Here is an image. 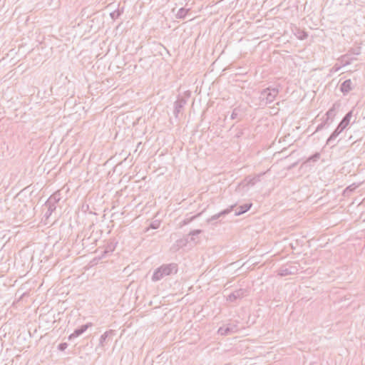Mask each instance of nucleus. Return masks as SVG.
Returning a JSON list of instances; mask_svg holds the SVG:
<instances>
[{"mask_svg":"<svg viewBox=\"0 0 365 365\" xmlns=\"http://www.w3.org/2000/svg\"><path fill=\"white\" fill-rule=\"evenodd\" d=\"M178 270L176 263L164 264L155 269L151 279L153 282H158L166 276L176 274Z\"/></svg>","mask_w":365,"mask_h":365,"instance_id":"nucleus-1","label":"nucleus"},{"mask_svg":"<svg viewBox=\"0 0 365 365\" xmlns=\"http://www.w3.org/2000/svg\"><path fill=\"white\" fill-rule=\"evenodd\" d=\"M279 93L277 88H267L262 90L259 95L261 104L267 105L272 103Z\"/></svg>","mask_w":365,"mask_h":365,"instance_id":"nucleus-2","label":"nucleus"},{"mask_svg":"<svg viewBox=\"0 0 365 365\" xmlns=\"http://www.w3.org/2000/svg\"><path fill=\"white\" fill-rule=\"evenodd\" d=\"M299 271L297 263H290L282 265L277 271L278 275L285 277L297 274Z\"/></svg>","mask_w":365,"mask_h":365,"instance_id":"nucleus-3","label":"nucleus"},{"mask_svg":"<svg viewBox=\"0 0 365 365\" xmlns=\"http://www.w3.org/2000/svg\"><path fill=\"white\" fill-rule=\"evenodd\" d=\"M239 329H240L237 322L229 323L226 325L220 327L217 330V333L222 336H227L237 332Z\"/></svg>","mask_w":365,"mask_h":365,"instance_id":"nucleus-4","label":"nucleus"},{"mask_svg":"<svg viewBox=\"0 0 365 365\" xmlns=\"http://www.w3.org/2000/svg\"><path fill=\"white\" fill-rule=\"evenodd\" d=\"M115 334L114 330L110 329L102 334L100 337L99 344L96 348V350L97 351L99 348L102 349V350H105L104 347L107 346L110 341H112L113 336Z\"/></svg>","mask_w":365,"mask_h":365,"instance_id":"nucleus-5","label":"nucleus"},{"mask_svg":"<svg viewBox=\"0 0 365 365\" xmlns=\"http://www.w3.org/2000/svg\"><path fill=\"white\" fill-rule=\"evenodd\" d=\"M186 104L187 99L182 96H178L177 100L174 102L173 115L175 118H179V115L182 112Z\"/></svg>","mask_w":365,"mask_h":365,"instance_id":"nucleus-6","label":"nucleus"},{"mask_svg":"<svg viewBox=\"0 0 365 365\" xmlns=\"http://www.w3.org/2000/svg\"><path fill=\"white\" fill-rule=\"evenodd\" d=\"M247 294L248 290L247 289H238L228 295L227 297V301L231 302H235L237 299H242L243 297H246Z\"/></svg>","mask_w":365,"mask_h":365,"instance_id":"nucleus-7","label":"nucleus"},{"mask_svg":"<svg viewBox=\"0 0 365 365\" xmlns=\"http://www.w3.org/2000/svg\"><path fill=\"white\" fill-rule=\"evenodd\" d=\"M92 326L91 323H87L81 325L80 327L76 329L74 331L68 336V340L71 341L76 337L83 334L90 327Z\"/></svg>","mask_w":365,"mask_h":365,"instance_id":"nucleus-8","label":"nucleus"},{"mask_svg":"<svg viewBox=\"0 0 365 365\" xmlns=\"http://www.w3.org/2000/svg\"><path fill=\"white\" fill-rule=\"evenodd\" d=\"M341 107V103L336 101L332 106L326 112L325 116H328V118L334 120L337 112Z\"/></svg>","mask_w":365,"mask_h":365,"instance_id":"nucleus-9","label":"nucleus"},{"mask_svg":"<svg viewBox=\"0 0 365 365\" xmlns=\"http://www.w3.org/2000/svg\"><path fill=\"white\" fill-rule=\"evenodd\" d=\"M261 175H256L255 177L247 176L245 178L241 183L239 184V187L242 186H253L257 182L260 180Z\"/></svg>","mask_w":365,"mask_h":365,"instance_id":"nucleus-10","label":"nucleus"},{"mask_svg":"<svg viewBox=\"0 0 365 365\" xmlns=\"http://www.w3.org/2000/svg\"><path fill=\"white\" fill-rule=\"evenodd\" d=\"M235 206V205H231L230 207L225 209L220 212L219 213L212 215L211 217L207 219V222L211 223L213 221L218 220L221 217H225V215H228L230 212L232 211Z\"/></svg>","mask_w":365,"mask_h":365,"instance_id":"nucleus-11","label":"nucleus"},{"mask_svg":"<svg viewBox=\"0 0 365 365\" xmlns=\"http://www.w3.org/2000/svg\"><path fill=\"white\" fill-rule=\"evenodd\" d=\"M344 129L342 128L339 125L335 128V130L331 133V134L329 135V137L327 138L326 144L327 145H331L332 143L336 140V138L339 135V134L344 130Z\"/></svg>","mask_w":365,"mask_h":365,"instance_id":"nucleus-12","label":"nucleus"},{"mask_svg":"<svg viewBox=\"0 0 365 365\" xmlns=\"http://www.w3.org/2000/svg\"><path fill=\"white\" fill-rule=\"evenodd\" d=\"M352 89H353V86H352V81L351 79L345 80L340 85V91L344 95L349 93Z\"/></svg>","mask_w":365,"mask_h":365,"instance_id":"nucleus-13","label":"nucleus"},{"mask_svg":"<svg viewBox=\"0 0 365 365\" xmlns=\"http://www.w3.org/2000/svg\"><path fill=\"white\" fill-rule=\"evenodd\" d=\"M353 112L354 110L351 109L349 110L341 119V120L338 124L339 126H341L342 128L345 129L349 124L351 118L353 116Z\"/></svg>","mask_w":365,"mask_h":365,"instance_id":"nucleus-14","label":"nucleus"},{"mask_svg":"<svg viewBox=\"0 0 365 365\" xmlns=\"http://www.w3.org/2000/svg\"><path fill=\"white\" fill-rule=\"evenodd\" d=\"M244 116V112L240 107H236L232 110V112L230 115V118L232 120H240L242 119Z\"/></svg>","mask_w":365,"mask_h":365,"instance_id":"nucleus-15","label":"nucleus"},{"mask_svg":"<svg viewBox=\"0 0 365 365\" xmlns=\"http://www.w3.org/2000/svg\"><path fill=\"white\" fill-rule=\"evenodd\" d=\"M202 232V230H199V229L190 231L189 232V234L187 235L188 238H189V242H192L194 245L197 244L199 241H198V240H197V237Z\"/></svg>","mask_w":365,"mask_h":365,"instance_id":"nucleus-16","label":"nucleus"},{"mask_svg":"<svg viewBox=\"0 0 365 365\" xmlns=\"http://www.w3.org/2000/svg\"><path fill=\"white\" fill-rule=\"evenodd\" d=\"M252 205V203H246V204L239 206L235 210V216H239V215H241L245 213L246 212L250 210Z\"/></svg>","mask_w":365,"mask_h":365,"instance_id":"nucleus-17","label":"nucleus"},{"mask_svg":"<svg viewBox=\"0 0 365 365\" xmlns=\"http://www.w3.org/2000/svg\"><path fill=\"white\" fill-rule=\"evenodd\" d=\"M61 199V190H57L53 193L47 200L48 204H57Z\"/></svg>","mask_w":365,"mask_h":365,"instance_id":"nucleus-18","label":"nucleus"},{"mask_svg":"<svg viewBox=\"0 0 365 365\" xmlns=\"http://www.w3.org/2000/svg\"><path fill=\"white\" fill-rule=\"evenodd\" d=\"M116 245H117V242L115 241V240H112L110 242H108L106 245V247L104 251H103V256H104L105 255H106L108 253L113 252L115 249Z\"/></svg>","mask_w":365,"mask_h":365,"instance_id":"nucleus-19","label":"nucleus"},{"mask_svg":"<svg viewBox=\"0 0 365 365\" xmlns=\"http://www.w3.org/2000/svg\"><path fill=\"white\" fill-rule=\"evenodd\" d=\"M188 242H189L188 235H185L182 238L176 240L175 245L179 249V248L185 247Z\"/></svg>","mask_w":365,"mask_h":365,"instance_id":"nucleus-20","label":"nucleus"},{"mask_svg":"<svg viewBox=\"0 0 365 365\" xmlns=\"http://www.w3.org/2000/svg\"><path fill=\"white\" fill-rule=\"evenodd\" d=\"M294 34L300 40H304L308 37L307 32L299 29H297V31L294 33Z\"/></svg>","mask_w":365,"mask_h":365,"instance_id":"nucleus-21","label":"nucleus"},{"mask_svg":"<svg viewBox=\"0 0 365 365\" xmlns=\"http://www.w3.org/2000/svg\"><path fill=\"white\" fill-rule=\"evenodd\" d=\"M189 11V9L180 8L176 14V18L180 19H185Z\"/></svg>","mask_w":365,"mask_h":365,"instance_id":"nucleus-22","label":"nucleus"},{"mask_svg":"<svg viewBox=\"0 0 365 365\" xmlns=\"http://www.w3.org/2000/svg\"><path fill=\"white\" fill-rule=\"evenodd\" d=\"M320 153L317 152L310 157L307 158V160L304 162V163H307L309 162H317L320 158Z\"/></svg>","mask_w":365,"mask_h":365,"instance_id":"nucleus-23","label":"nucleus"},{"mask_svg":"<svg viewBox=\"0 0 365 365\" xmlns=\"http://www.w3.org/2000/svg\"><path fill=\"white\" fill-rule=\"evenodd\" d=\"M122 14L123 10L120 11L119 9H116L110 14V16L113 20L115 21V19H118Z\"/></svg>","mask_w":365,"mask_h":365,"instance_id":"nucleus-24","label":"nucleus"},{"mask_svg":"<svg viewBox=\"0 0 365 365\" xmlns=\"http://www.w3.org/2000/svg\"><path fill=\"white\" fill-rule=\"evenodd\" d=\"M201 213H199L196 215H194V216H192L190 217H187L185 218L182 222V225H186L187 224H189L190 222H191L192 220H194L196 217H197L199 215H200Z\"/></svg>","mask_w":365,"mask_h":365,"instance_id":"nucleus-25","label":"nucleus"},{"mask_svg":"<svg viewBox=\"0 0 365 365\" xmlns=\"http://www.w3.org/2000/svg\"><path fill=\"white\" fill-rule=\"evenodd\" d=\"M45 206H46L48 207V210L49 211V214H52V212L53 211H55L56 209V204H53V203L48 204V201L47 200H46V202L45 203Z\"/></svg>","mask_w":365,"mask_h":365,"instance_id":"nucleus-26","label":"nucleus"},{"mask_svg":"<svg viewBox=\"0 0 365 365\" xmlns=\"http://www.w3.org/2000/svg\"><path fill=\"white\" fill-rule=\"evenodd\" d=\"M160 222L159 220H155L150 223L148 228H150L153 230L158 229L160 227Z\"/></svg>","mask_w":365,"mask_h":365,"instance_id":"nucleus-27","label":"nucleus"},{"mask_svg":"<svg viewBox=\"0 0 365 365\" xmlns=\"http://www.w3.org/2000/svg\"><path fill=\"white\" fill-rule=\"evenodd\" d=\"M68 347V344L66 342H62L58 345V349L61 351H63Z\"/></svg>","mask_w":365,"mask_h":365,"instance_id":"nucleus-28","label":"nucleus"},{"mask_svg":"<svg viewBox=\"0 0 365 365\" xmlns=\"http://www.w3.org/2000/svg\"><path fill=\"white\" fill-rule=\"evenodd\" d=\"M334 120L328 118V116H325L322 120V122L328 127Z\"/></svg>","mask_w":365,"mask_h":365,"instance_id":"nucleus-29","label":"nucleus"},{"mask_svg":"<svg viewBox=\"0 0 365 365\" xmlns=\"http://www.w3.org/2000/svg\"><path fill=\"white\" fill-rule=\"evenodd\" d=\"M348 58V54L341 56V60H342L344 66H347L351 63V62L349 61L346 60V58Z\"/></svg>","mask_w":365,"mask_h":365,"instance_id":"nucleus-30","label":"nucleus"},{"mask_svg":"<svg viewBox=\"0 0 365 365\" xmlns=\"http://www.w3.org/2000/svg\"><path fill=\"white\" fill-rule=\"evenodd\" d=\"M326 127H327L326 125L323 122H322L321 123H319L317 125V127L315 131L313 133V134H314L316 132H318V131L322 130L323 128H324Z\"/></svg>","mask_w":365,"mask_h":365,"instance_id":"nucleus-31","label":"nucleus"},{"mask_svg":"<svg viewBox=\"0 0 365 365\" xmlns=\"http://www.w3.org/2000/svg\"><path fill=\"white\" fill-rule=\"evenodd\" d=\"M361 48H352L349 51L350 53L355 54V55H359L361 53Z\"/></svg>","mask_w":365,"mask_h":365,"instance_id":"nucleus-32","label":"nucleus"},{"mask_svg":"<svg viewBox=\"0 0 365 365\" xmlns=\"http://www.w3.org/2000/svg\"><path fill=\"white\" fill-rule=\"evenodd\" d=\"M244 134L242 129H237V133L235 135V138H240Z\"/></svg>","mask_w":365,"mask_h":365,"instance_id":"nucleus-33","label":"nucleus"},{"mask_svg":"<svg viewBox=\"0 0 365 365\" xmlns=\"http://www.w3.org/2000/svg\"><path fill=\"white\" fill-rule=\"evenodd\" d=\"M355 188L356 186H354V185H349L344 190V192H353L355 190Z\"/></svg>","mask_w":365,"mask_h":365,"instance_id":"nucleus-34","label":"nucleus"},{"mask_svg":"<svg viewBox=\"0 0 365 365\" xmlns=\"http://www.w3.org/2000/svg\"><path fill=\"white\" fill-rule=\"evenodd\" d=\"M297 165V163H294L292 164L291 165L289 166L288 170H291V169L294 168Z\"/></svg>","mask_w":365,"mask_h":365,"instance_id":"nucleus-35","label":"nucleus"},{"mask_svg":"<svg viewBox=\"0 0 365 365\" xmlns=\"http://www.w3.org/2000/svg\"><path fill=\"white\" fill-rule=\"evenodd\" d=\"M51 215V214H49V211H48V210H47V212H46V214H45V216H46V217H48Z\"/></svg>","mask_w":365,"mask_h":365,"instance_id":"nucleus-36","label":"nucleus"},{"mask_svg":"<svg viewBox=\"0 0 365 365\" xmlns=\"http://www.w3.org/2000/svg\"><path fill=\"white\" fill-rule=\"evenodd\" d=\"M336 145V143H334L333 145H331V148H334Z\"/></svg>","mask_w":365,"mask_h":365,"instance_id":"nucleus-37","label":"nucleus"},{"mask_svg":"<svg viewBox=\"0 0 365 365\" xmlns=\"http://www.w3.org/2000/svg\"><path fill=\"white\" fill-rule=\"evenodd\" d=\"M335 69L337 71L339 69V68L335 67Z\"/></svg>","mask_w":365,"mask_h":365,"instance_id":"nucleus-38","label":"nucleus"},{"mask_svg":"<svg viewBox=\"0 0 365 365\" xmlns=\"http://www.w3.org/2000/svg\"><path fill=\"white\" fill-rule=\"evenodd\" d=\"M335 69L337 71L339 69V68L335 67Z\"/></svg>","mask_w":365,"mask_h":365,"instance_id":"nucleus-39","label":"nucleus"}]
</instances>
